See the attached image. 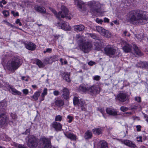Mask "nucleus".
Instances as JSON below:
<instances>
[{
    "instance_id": "27",
    "label": "nucleus",
    "mask_w": 148,
    "mask_h": 148,
    "mask_svg": "<svg viewBox=\"0 0 148 148\" xmlns=\"http://www.w3.org/2000/svg\"><path fill=\"white\" fill-rule=\"evenodd\" d=\"M75 4L77 5L81 9L84 5V3L81 0H74Z\"/></svg>"
},
{
    "instance_id": "1",
    "label": "nucleus",
    "mask_w": 148,
    "mask_h": 148,
    "mask_svg": "<svg viewBox=\"0 0 148 148\" xmlns=\"http://www.w3.org/2000/svg\"><path fill=\"white\" fill-rule=\"evenodd\" d=\"M144 13V11L139 10L132 11L128 14L129 21L133 24L138 25L147 23L148 22V18Z\"/></svg>"
},
{
    "instance_id": "4",
    "label": "nucleus",
    "mask_w": 148,
    "mask_h": 148,
    "mask_svg": "<svg viewBox=\"0 0 148 148\" xmlns=\"http://www.w3.org/2000/svg\"><path fill=\"white\" fill-rule=\"evenodd\" d=\"M18 58H16L9 61L7 64V69L10 71L17 69L18 67Z\"/></svg>"
},
{
    "instance_id": "61",
    "label": "nucleus",
    "mask_w": 148,
    "mask_h": 148,
    "mask_svg": "<svg viewBox=\"0 0 148 148\" xmlns=\"http://www.w3.org/2000/svg\"><path fill=\"white\" fill-rule=\"evenodd\" d=\"M11 116L13 119H15L16 117V116L14 114H11Z\"/></svg>"
},
{
    "instance_id": "21",
    "label": "nucleus",
    "mask_w": 148,
    "mask_h": 148,
    "mask_svg": "<svg viewBox=\"0 0 148 148\" xmlns=\"http://www.w3.org/2000/svg\"><path fill=\"white\" fill-rule=\"evenodd\" d=\"M132 46L130 44L126 43L125 45L123 47V49L124 52L126 53L130 52L131 50Z\"/></svg>"
},
{
    "instance_id": "2",
    "label": "nucleus",
    "mask_w": 148,
    "mask_h": 148,
    "mask_svg": "<svg viewBox=\"0 0 148 148\" xmlns=\"http://www.w3.org/2000/svg\"><path fill=\"white\" fill-rule=\"evenodd\" d=\"M76 38L80 49L84 52L87 53L92 49V44L90 42H85L83 36L78 34L76 36Z\"/></svg>"
},
{
    "instance_id": "49",
    "label": "nucleus",
    "mask_w": 148,
    "mask_h": 148,
    "mask_svg": "<svg viewBox=\"0 0 148 148\" xmlns=\"http://www.w3.org/2000/svg\"><path fill=\"white\" fill-rule=\"evenodd\" d=\"M52 51V49L51 48H48L46 50H45L43 51L44 53H50Z\"/></svg>"
},
{
    "instance_id": "51",
    "label": "nucleus",
    "mask_w": 148,
    "mask_h": 148,
    "mask_svg": "<svg viewBox=\"0 0 148 148\" xmlns=\"http://www.w3.org/2000/svg\"><path fill=\"white\" fill-rule=\"evenodd\" d=\"M93 79L94 80L98 81L100 79V77L98 75H96L93 77Z\"/></svg>"
},
{
    "instance_id": "6",
    "label": "nucleus",
    "mask_w": 148,
    "mask_h": 148,
    "mask_svg": "<svg viewBox=\"0 0 148 148\" xmlns=\"http://www.w3.org/2000/svg\"><path fill=\"white\" fill-rule=\"evenodd\" d=\"M28 138L27 145L30 148H35L38 145V143L36 137L32 135H29L28 136Z\"/></svg>"
},
{
    "instance_id": "64",
    "label": "nucleus",
    "mask_w": 148,
    "mask_h": 148,
    "mask_svg": "<svg viewBox=\"0 0 148 148\" xmlns=\"http://www.w3.org/2000/svg\"><path fill=\"white\" fill-rule=\"evenodd\" d=\"M124 116H125V114H128L130 115H131L132 114V112H125L124 113Z\"/></svg>"
},
{
    "instance_id": "33",
    "label": "nucleus",
    "mask_w": 148,
    "mask_h": 148,
    "mask_svg": "<svg viewBox=\"0 0 148 148\" xmlns=\"http://www.w3.org/2000/svg\"><path fill=\"white\" fill-rule=\"evenodd\" d=\"M93 133L96 135H99L102 133V130L101 128H95L92 130Z\"/></svg>"
},
{
    "instance_id": "13",
    "label": "nucleus",
    "mask_w": 148,
    "mask_h": 148,
    "mask_svg": "<svg viewBox=\"0 0 148 148\" xmlns=\"http://www.w3.org/2000/svg\"><path fill=\"white\" fill-rule=\"evenodd\" d=\"M102 42L100 40H97L96 42L94 43V46L92 45V49H95L97 51H100L102 47Z\"/></svg>"
},
{
    "instance_id": "59",
    "label": "nucleus",
    "mask_w": 148,
    "mask_h": 148,
    "mask_svg": "<svg viewBox=\"0 0 148 148\" xmlns=\"http://www.w3.org/2000/svg\"><path fill=\"white\" fill-rule=\"evenodd\" d=\"M53 93L55 95L57 96L59 95V92L58 91L55 90L54 91Z\"/></svg>"
},
{
    "instance_id": "43",
    "label": "nucleus",
    "mask_w": 148,
    "mask_h": 148,
    "mask_svg": "<svg viewBox=\"0 0 148 148\" xmlns=\"http://www.w3.org/2000/svg\"><path fill=\"white\" fill-rule=\"evenodd\" d=\"M47 90L46 88H45L43 90V92L42 93L41 95V97H44L45 95L47 94Z\"/></svg>"
},
{
    "instance_id": "57",
    "label": "nucleus",
    "mask_w": 148,
    "mask_h": 148,
    "mask_svg": "<svg viewBox=\"0 0 148 148\" xmlns=\"http://www.w3.org/2000/svg\"><path fill=\"white\" fill-rule=\"evenodd\" d=\"M96 21L98 23H101L103 22V21L102 20L98 18H97L96 19Z\"/></svg>"
},
{
    "instance_id": "48",
    "label": "nucleus",
    "mask_w": 148,
    "mask_h": 148,
    "mask_svg": "<svg viewBox=\"0 0 148 148\" xmlns=\"http://www.w3.org/2000/svg\"><path fill=\"white\" fill-rule=\"evenodd\" d=\"M50 60V59L49 58H45L44 60L43 63L45 64H48L49 63V61Z\"/></svg>"
},
{
    "instance_id": "56",
    "label": "nucleus",
    "mask_w": 148,
    "mask_h": 148,
    "mask_svg": "<svg viewBox=\"0 0 148 148\" xmlns=\"http://www.w3.org/2000/svg\"><path fill=\"white\" fill-rule=\"evenodd\" d=\"M11 12V14L14 16H18V14L17 12H15L14 11H12Z\"/></svg>"
},
{
    "instance_id": "32",
    "label": "nucleus",
    "mask_w": 148,
    "mask_h": 148,
    "mask_svg": "<svg viewBox=\"0 0 148 148\" xmlns=\"http://www.w3.org/2000/svg\"><path fill=\"white\" fill-rule=\"evenodd\" d=\"M102 35L107 38H110L111 36V34L108 31L105 29V31L102 34Z\"/></svg>"
},
{
    "instance_id": "55",
    "label": "nucleus",
    "mask_w": 148,
    "mask_h": 148,
    "mask_svg": "<svg viewBox=\"0 0 148 148\" xmlns=\"http://www.w3.org/2000/svg\"><path fill=\"white\" fill-rule=\"evenodd\" d=\"M97 110L102 114H103L104 112V109L102 108H97Z\"/></svg>"
},
{
    "instance_id": "58",
    "label": "nucleus",
    "mask_w": 148,
    "mask_h": 148,
    "mask_svg": "<svg viewBox=\"0 0 148 148\" xmlns=\"http://www.w3.org/2000/svg\"><path fill=\"white\" fill-rule=\"evenodd\" d=\"M137 131L139 132L141 130V126L140 125H137L136 126Z\"/></svg>"
},
{
    "instance_id": "34",
    "label": "nucleus",
    "mask_w": 148,
    "mask_h": 148,
    "mask_svg": "<svg viewBox=\"0 0 148 148\" xmlns=\"http://www.w3.org/2000/svg\"><path fill=\"white\" fill-rule=\"evenodd\" d=\"M134 52L136 54L140 56L142 55V53L136 46H134Z\"/></svg>"
},
{
    "instance_id": "39",
    "label": "nucleus",
    "mask_w": 148,
    "mask_h": 148,
    "mask_svg": "<svg viewBox=\"0 0 148 148\" xmlns=\"http://www.w3.org/2000/svg\"><path fill=\"white\" fill-rule=\"evenodd\" d=\"M80 100L78 99V98L76 97H74L73 99V103L75 105H77Z\"/></svg>"
},
{
    "instance_id": "30",
    "label": "nucleus",
    "mask_w": 148,
    "mask_h": 148,
    "mask_svg": "<svg viewBox=\"0 0 148 148\" xmlns=\"http://www.w3.org/2000/svg\"><path fill=\"white\" fill-rule=\"evenodd\" d=\"M40 91L36 92L34 93L33 96H31V97L33 98L35 101H36L38 100V97L40 95Z\"/></svg>"
},
{
    "instance_id": "22",
    "label": "nucleus",
    "mask_w": 148,
    "mask_h": 148,
    "mask_svg": "<svg viewBox=\"0 0 148 148\" xmlns=\"http://www.w3.org/2000/svg\"><path fill=\"white\" fill-rule=\"evenodd\" d=\"M60 75L62 76L63 79L67 82H70V79L69 78L70 75L68 73H64V72L61 71Z\"/></svg>"
},
{
    "instance_id": "52",
    "label": "nucleus",
    "mask_w": 148,
    "mask_h": 148,
    "mask_svg": "<svg viewBox=\"0 0 148 148\" xmlns=\"http://www.w3.org/2000/svg\"><path fill=\"white\" fill-rule=\"evenodd\" d=\"M22 92L23 94L27 95L29 93L28 90L26 89H23L22 90Z\"/></svg>"
},
{
    "instance_id": "38",
    "label": "nucleus",
    "mask_w": 148,
    "mask_h": 148,
    "mask_svg": "<svg viewBox=\"0 0 148 148\" xmlns=\"http://www.w3.org/2000/svg\"><path fill=\"white\" fill-rule=\"evenodd\" d=\"M50 59V60L52 61V62H55L58 60V58L57 55H54L51 56Z\"/></svg>"
},
{
    "instance_id": "44",
    "label": "nucleus",
    "mask_w": 148,
    "mask_h": 148,
    "mask_svg": "<svg viewBox=\"0 0 148 148\" xmlns=\"http://www.w3.org/2000/svg\"><path fill=\"white\" fill-rule=\"evenodd\" d=\"M88 34V35L89 36H90L91 38H92L94 39H97V40H98L97 39V37L95 34Z\"/></svg>"
},
{
    "instance_id": "18",
    "label": "nucleus",
    "mask_w": 148,
    "mask_h": 148,
    "mask_svg": "<svg viewBox=\"0 0 148 148\" xmlns=\"http://www.w3.org/2000/svg\"><path fill=\"white\" fill-rule=\"evenodd\" d=\"M68 24L67 23L64 22L62 23L61 25H60V23H58L56 25L60 27L61 29L66 30H69V29Z\"/></svg>"
},
{
    "instance_id": "46",
    "label": "nucleus",
    "mask_w": 148,
    "mask_h": 148,
    "mask_svg": "<svg viewBox=\"0 0 148 148\" xmlns=\"http://www.w3.org/2000/svg\"><path fill=\"white\" fill-rule=\"evenodd\" d=\"M128 109L129 108H128L125 106H122L120 108L121 110L123 112L127 111Z\"/></svg>"
},
{
    "instance_id": "63",
    "label": "nucleus",
    "mask_w": 148,
    "mask_h": 148,
    "mask_svg": "<svg viewBox=\"0 0 148 148\" xmlns=\"http://www.w3.org/2000/svg\"><path fill=\"white\" fill-rule=\"evenodd\" d=\"M109 19L107 18H105L104 19V22H109Z\"/></svg>"
},
{
    "instance_id": "12",
    "label": "nucleus",
    "mask_w": 148,
    "mask_h": 148,
    "mask_svg": "<svg viewBox=\"0 0 148 148\" xmlns=\"http://www.w3.org/2000/svg\"><path fill=\"white\" fill-rule=\"evenodd\" d=\"M87 92L92 95H95L99 93V92L97 88L95 86H93L90 87L88 88Z\"/></svg>"
},
{
    "instance_id": "54",
    "label": "nucleus",
    "mask_w": 148,
    "mask_h": 148,
    "mask_svg": "<svg viewBox=\"0 0 148 148\" xmlns=\"http://www.w3.org/2000/svg\"><path fill=\"white\" fill-rule=\"evenodd\" d=\"M135 100L137 101L138 102H141V97H135Z\"/></svg>"
},
{
    "instance_id": "45",
    "label": "nucleus",
    "mask_w": 148,
    "mask_h": 148,
    "mask_svg": "<svg viewBox=\"0 0 148 148\" xmlns=\"http://www.w3.org/2000/svg\"><path fill=\"white\" fill-rule=\"evenodd\" d=\"M7 3V2L5 0H2L0 1V7L3 8V5H5Z\"/></svg>"
},
{
    "instance_id": "40",
    "label": "nucleus",
    "mask_w": 148,
    "mask_h": 148,
    "mask_svg": "<svg viewBox=\"0 0 148 148\" xmlns=\"http://www.w3.org/2000/svg\"><path fill=\"white\" fill-rule=\"evenodd\" d=\"M148 67V62H143L142 63V67L143 69H147Z\"/></svg>"
},
{
    "instance_id": "29",
    "label": "nucleus",
    "mask_w": 148,
    "mask_h": 148,
    "mask_svg": "<svg viewBox=\"0 0 148 148\" xmlns=\"http://www.w3.org/2000/svg\"><path fill=\"white\" fill-rule=\"evenodd\" d=\"M36 64L39 68H43L45 66V65L40 60L36 59L35 60Z\"/></svg>"
},
{
    "instance_id": "5",
    "label": "nucleus",
    "mask_w": 148,
    "mask_h": 148,
    "mask_svg": "<svg viewBox=\"0 0 148 148\" xmlns=\"http://www.w3.org/2000/svg\"><path fill=\"white\" fill-rule=\"evenodd\" d=\"M88 5L90 10V12L94 13L97 12V10L99 9L101 7V4L98 2L92 1L88 2Z\"/></svg>"
},
{
    "instance_id": "25",
    "label": "nucleus",
    "mask_w": 148,
    "mask_h": 148,
    "mask_svg": "<svg viewBox=\"0 0 148 148\" xmlns=\"http://www.w3.org/2000/svg\"><path fill=\"white\" fill-rule=\"evenodd\" d=\"M34 9L37 12L40 13L44 12L45 11V8L37 5H36L34 7Z\"/></svg>"
},
{
    "instance_id": "17",
    "label": "nucleus",
    "mask_w": 148,
    "mask_h": 148,
    "mask_svg": "<svg viewBox=\"0 0 148 148\" xmlns=\"http://www.w3.org/2000/svg\"><path fill=\"white\" fill-rule=\"evenodd\" d=\"M51 125L56 131L61 130L62 129V125L60 123L56 122H53L51 124Z\"/></svg>"
},
{
    "instance_id": "14",
    "label": "nucleus",
    "mask_w": 148,
    "mask_h": 148,
    "mask_svg": "<svg viewBox=\"0 0 148 148\" xmlns=\"http://www.w3.org/2000/svg\"><path fill=\"white\" fill-rule=\"evenodd\" d=\"M77 105L80 111H84L86 110V104L84 100H80Z\"/></svg>"
},
{
    "instance_id": "20",
    "label": "nucleus",
    "mask_w": 148,
    "mask_h": 148,
    "mask_svg": "<svg viewBox=\"0 0 148 148\" xmlns=\"http://www.w3.org/2000/svg\"><path fill=\"white\" fill-rule=\"evenodd\" d=\"M73 27L74 30L77 32L82 31L85 28V27L82 25H75Z\"/></svg>"
},
{
    "instance_id": "37",
    "label": "nucleus",
    "mask_w": 148,
    "mask_h": 148,
    "mask_svg": "<svg viewBox=\"0 0 148 148\" xmlns=\"http://www.w3.org/2000/svg\"><path fill=\"white\" fill-rule=\"evenodd\" d=\"M96 30L98 32L101 34L103 32V31H105V29L104 28L99 26L96 27Z\"/></svg>"
},
{
    "instance_id": "41",
    "label": "nucleus",
    "mask_w": 148,
    "mask_h": 148,
    "mask_svg": "<svg viewBox=\"0 0 148 148\" xmlns=\"http://www.w3.org/2000/svg\"><path fill=\"white\" fill-rule=\"evenodd\" d=\"M62 116L60 115H58L56 116L55 120L56 121H60L62 119Z\"/></svg>"
},
{
    "instance_id": "53",
    "label": "nucleus",
    "mask_w": 148,
    "mask_h": 148,
    "mask_svg": "<svg viewBox=\"0 0 148 148\" xmlns=\"http://www.w3.org/2000/svg\"><path fill=\"white\" fill-rule=\"evenodd\" d=\"M143 62L142 61H140L138 62L136 64L137 66L138 67L142 68Z\"/></svg>"
},
{
    "instance_id": "26",
    "label": "nucleus",
    "mask_w": 148,
    "mask_h": 148,
    "mask_svg": "<svg viewBox=\"0 0 148 148\" xmlns=\"http://www.w3.org/2000/svg\"><path fill=\"white\" fill-rule=\"evenodd\" d=\"M88 88H86L84 84L81 85L78 88V90L81 92H87Z\"/></svg>"
},
{
    "instance_id": "60",
    "label": "nucleus",
    "mask_w": 148,
    "mask_h": 148,
    "mask_svg": "<svg viewBox=\"0 0 148 148\" xmlns=\"http://www.w3.org/2000/svg\"><path fill=\"white\" fill-rule=\"evenodd\" d=\"M95 64V62H94L93 61H90L88 63V64L90 66H92L93 64Z\"/></svg>"
},
{
    "instance_id": "7",
    "label": "nucleus",
    "mask_w": 148,
    "mask_h": 148,
    "mask_svg": "<svg viewBox=\"0 0 148 148\" xmlns=\"http://www.w3.org/2000/svg\"><path fill=\"white\" fill-rule=\"evenodd\" d=\"M51 145L50 140L45 136L40 138L39 146L40 148H48Z\"/></svg>"
},
{
    "instance_id": "50",
    "label": "nucleus",
    "mask_w": 148,
    "mask_h": 148,
    "mask_svg": "<svg viewBox=\"0 0 148 148\" xmlns=\"http://www.w3.org/2000/svg\"><path fill=\"white\" fill-rule=\"evenodd\" d=\"M63 60L62 58H61L60 59V61L62 63V64L63 65V64H66L67 63V62L66 60H64V62H63Z\"/></svg>"
},
{
    "instance_id": "62",
    "label": "nucleus",
    "mask_w": 148,
    "mask_h": 148,
    "mask_svg": "<svg viewBox=\"0 0 148 148\" xmlns=\"http://www.w3.org/2000/svg\"><path fill=\"white\" fill-rule=\"evenodd\" d=\"M142 137H141V136H140L139 137H137V141L138 142H139V141L142 142Z\"/></svg>"
},
{
    "instance_id": "10",
    "label": "nucleus",
    "mask_w": 148,
    "mask_h": 148,
    "mask_svg": "<svg viewBox=\"0 0 148 148\" xmlns=\"http://www.w3.org/2000/svg\"><path fill=\"white\" fill-rule=\"evenodd\" d=\"M104 50L105 53L109 56L114 55L116 52V49L111 47L105 48Z\"/></svg>"
},
{
    "instance_id": "15",
    "label": "nucleus",
    "mask_w": 148,
    "mask_h": 148,
    "mask_svg": "<svg viewBox=\"0 0 148 148\" xmlns=\"http://www.w3.org/2000/svg\"><path fill=\"white\" fill-rule=\"evenodd\" d=\"M24 44L26 49L29 50L34 51L36 48V45L32 42H28L26 43H24Z\"/></svg>"
},
{
    "instance_id": "47",
    "label": "nucleus",
    "mask_w": 148,
    "mask_h": 148,
    "mask_svg": "<svg viewBox=\"0 0 148 148\" xmlns=\"http://www.w3.org/2000/svg\"><path fill=\"white\" fill-rule=\"evenodd\" d=\"M67 119H69L68 122L69 123H71L73 119V117L70 115H69L67 116Z\"/></svg>"
},
{
    "instance_id": "36",
    "label": "nucleus",
    "mask_w": 148,
    "mask_h": 148,
    "mask_svg": "<svg viewBox=\"0 0 148 148\" xmlns=\"http://www.w3.org/2000/svg\"><path fill=\"white\" fill-rule=\"evenodd\" d=\"M9 88L10 91L11 92L12 94L14 95L18 94V91L16 89L14 88L12 86H9Z\"/></svg>"
},
{
    "instance_id": "31",
    "label": "nucleus",
    "mask_w": 148,
    "mask_h": 148,
    "mask_svg": "<svg viewBox=\"0 0 148 148\" xmlns=\"http://www.w3.org/2000/svg\"><path fill=\"white\" fill-rule=\"evenodd\" d=\"M68 138L72 140H75L76 138V136L73 133H69L65 135Z\"/></svg>"
},
{
    "instance_id": "19",
    "label": "nucleus",
    "mask_w": 148,
    "mask_h": 148,
    "mask_svg": "<svg viewBox=\"0 0 148 148\" xmlns=\"http://www.w3.org/2000/svg\"><path fill=\"white\" fill-rule=\"evenodd\" d=\"M62 91L63 92V97L65 99H68L69 95V92L68 89L66 88H64L63 89Z\"/></svg>"
},
{
    "instance_id": "11",
    "label": "nucleus",
    "mask_w": 148,
    "mask_h": 148,
    "mask_svg": "<svg viewBox=\"0 0 148 148\" xmlns=\"http://www.w3.org/2000/svg\"><path fill=\"white\" fill-rule=\"evenodd\" d=\"M106 112L109 115L113 116L118 115V112L113 108H107L106 109Z\"/></svg>"
},
{
    "instance_id": "16",
    "label": "nucleus",
    "mask_w": 148,
    "mask_h": 148,
    "mask_svg": "<svg viewBox=\"0 0 148 148\" xmlns=\"http://www.w3.org/2000/svg\"><path fill=\"white\" fill-rule=\"evenodd\" d=\"M122 143L130 147L134 148L136 147V145L132 141L128 140H125L122 141Z\"/></svg>"
},
{
    "instance_id": "35",
    "label": "nucleus",
    "mask_w": 148,
    "mask_h": 148,
    "mask_svg": "<svg viewBox=\"0 0 148 148\" xmlns=\"http://www.w3.org/2000/svg\"><path fill=\"white\" fill-rule=\"evenodd\" d=\"M92 136V133L89 131H88L85 133L84 138L86 139H88L90 138Z\"/></svg>"
},
{
    "instance_id": "8",
    "label": "nucleus",
    "mask_w": 148,
    "mask_h": 148,
    "mask_svg": "<svg viewBox=\"0 0 148 148\" xmlns=\"http://www.w3.org/2000/svg\"><path fill=\"white\" fill-rule=\"evenodd\" d=\"M9 121L7 115L4 113H2L0 115V127L6 125Z\"/></svg>"
},
{
    "instance_id": "24",
    "label": "nucleus",
    "mask_w": 148,
    "mask_h": 148,
    "mask_svg": "<svg viewBox=\"0 0 148 148\" xmlns=\"http://www.w3.org/2000/svg\"><path fill=\"white\" fill-rule=\"evenodd\" d=\"M22 4H21L20 6L23 8H24L25 6L29 7L32 5L31 3L27 0H25L23 2H22Z\"/></svg>"
},
{
    "instance_id": "3",
    "label": "nucleus",
    "mask_w": 148,
    "mask_h": 148,
    "mask_svg": "<svg viewBox=\"0 0 148 148\" xmlns=\"http://www.w3.org/2000/svg\"><path fill=\"white\" fill-rule=\"evenodd\" d=\"M50 10L53 13L56 17L60 19L61 18L67 17L68 14V11L67 9L65 6H62L61 7V11L57 13L56 10L52 8H49Z\"/></svg>"
},
{
    "instance_id": "42",
    "label": "nucleus",
    "mask_w": 148,
    "mask_h": 148,
    "mask_svg": "<svg viewBox=\"0 0 148 148\" xmlns=\"http://www.w3.org/2000/svg\"><path fill=\"white\" fill-rule=\"evenodd\" d=\"M2 13L5 17H7L9 15V13L8 11L5 10H3Z\"/></svg>"
},
{
    "instance_id": "9",
    "label": "nucleus",
    "mask_w": 148,
    "mask_h": 148,
    "mask_svg": "<svg viewBox=\"0 0 148 148\" xmlns=\"http://www.w3.org/2000/svg\"><path fill=\"white\" fill-rule=\"evenodd\" d=\"M116 98L118 101L123 102L127 99V95L125 93L120 92L117 95Z\"/></svg>"
},
{
    "instance_id": "28",
    "label": "nucleus",
    "mask_w": 148,
    "mask_h": 148,
    "mask_svg": "<svg viewBox=\"0 0 148 148\" xmlns=\"http://www.w3.org/2000/svg\"><path fill=\"white\" fill-rule=\"evenodd\" d=\"M55 104L57 106L60 107L63 106L64 105V103L63 100L61 99H58L56 100Z\"/></svg>"
},
{
    "instance_id": "23",
    "label": "nucleus",
    "mask_w": 148,
    "mask_h": 148,
    "mask_svg": "<svg viewBox=\"0 0 148 148\" xmlns=\"http://www.w3.org/2000/svg\"><path fill=\"white\" fill-rule=\"evenodd\" d=\"M98 148H108V146L106 142L104 140L99 142L98 144Z\"/></svg>"
}]
</instances>
